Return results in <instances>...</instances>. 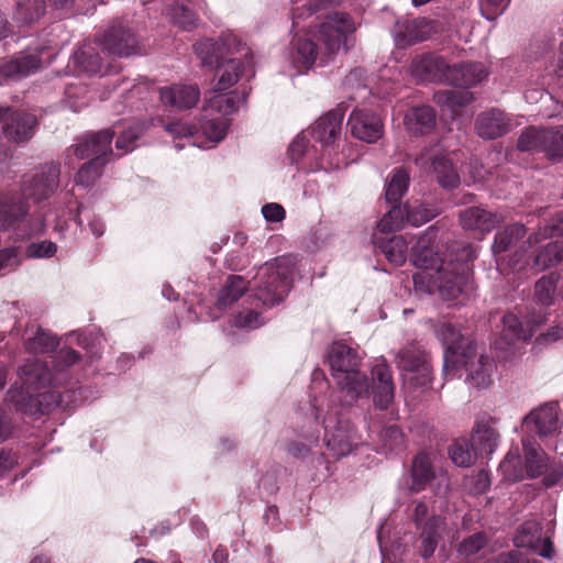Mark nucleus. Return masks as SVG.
<instances>
[{"label":"nucleus","mask_w":563,"mask_h":563,"mask_svg":"<svg viewBox=\"0 0 563 563\" xmlns=\"http://www.w3.org/2000/svg\"><path fill=\"white\" fill-rule=\"evenodd\" d=\"M80 354L71 347H62L51 364L30 360L19 369L20 388L11 386L4 401L14 410L29 416L45 415L57 407L76 405L79 388L66 387L70 379L69 368L80 361Z\"/></svg>","instance_id":"nucleus-1"},{"label":"nucleus","mask_w":563,"mask_h":563,"mask_svg":"<svg viewBox=\"0 0 563 563\" xmlns=\"http://www.w3.org/2000/svg\"><path fill=\"white\" fill-rule=\"evenodd\" d=\"M322 18L324 21L319 25L317 33L320 47L310 38L299 37L295 42V59L305 67L312 66L318 58L321 64H325L342 46L347 51L349 36L356 31L354 20L346 12L329 11Z\"/></svg>","instance_id":"nucleus-2"},{"label":"nucleus","mask_w":563,"mask_h":563,"mask_svg":"<svg viewBox=\"0 0 563 563\" xmlns=\"http://www.w3.org/2000/svg\"><path fill=\"white\" fill-rule=\"evenodd\" d=\"M431 500L417 498L408 505V516L419 531L420 553L424 559L433 555L442 532L445 529V518L434 511Z\"/></svg>","instance_id":"nucleus-3"},{"label":"nucleus","mask_w":563,"mask_h":563,"mask_svg":"<svg viewBox=\"0 0 563 563\" xmlns=\"http://www.w3.org/2000/svg\"><path fill=\"white\" fill-rule=\"evenodd\" d=\"M260 284L256 298L264 305L273 307L282 302L288 294L292 282V271L286 258H276L266 264L257 274Z\"/></svg>","instance_id":"nucleus-4"},{"label":"nucleus","mask_w":563,"mask_h":563,"mask_svg":"<svg viewBox=\"0 0 563 563\" xmlns=\"http://www.w3.org/2000/svg\"><path fill=\"white\" fill-rule=\"evenodd\" d=\"M471 268L465 260H448L435 271L434 284L443 300L457 299L463 294L473 290Z\"/></svg>","instance_id":"nucleus-5"},{"label":"nucleus","mask_w":563,"mask_h":563,"mask_svg":"<svg viewBox=\"0 0 563 563\" xmlns=\"http://www.w3.org/2000/svg\"><path fill=\"white\" fill-rule=\"evenodd\" d=\"M435 334L445 345L443 355V372L449 375L455 369L457 364H467L475 355V345L473 342L461 333L460 327L441 322L435 328Z\"/></svg>","instance_id":"nucleus-6"},{"label":"nucleus","mask_w":563,"mask_h":563,"mask_svg":"<svg viewBox=\"0 0 563 563\" xmlns=\"http://www.w3.org/2000/svg\"><path fill=\"white\" fill-rule=\"evenodd\" d=\"M396 365L404 372L405 379L416 387L427 388L432 380L429 355L418 342H411L399 350Z\"/></svg>","instance_id":"nucleus-7"},{"label":"nucleus","mask_w":563,"mask_h":563,"mask_svg":"<svg viewBox=\"0 0 563 563\" xmlns=\"http://www.w3.org/2000/svg\"><path fill=\"white\" fill-rule=\"evenodd\" d=\"M60 168L58 164L49 163L40 167L34 174H26L21 181V197L23 202L33 200L41 202L48 199L59 184Z\"/></svg>","instance_id":"nucleus-8"},{"label":"nucleus","mask_w":563,"mask_h":563,"mask_svg":"<svg viewBox=\"0 0 563 563\" xmlns=\"http://www.w3.org/2000/svg\"><path fill=\"white\" fill-rule=\"evenodd\" d=\"M0 120L2 134L15 144L29 142L34 136L38 124L34 114L9 107L0 108Z\"/></svg>","instance_id":"nucleus-9"},{"label":"nucleus","mask_w":563,"mask_h":563,"mask_svg":"<svg viewBox=\"0 0 563 563\" xmlns=\"http://www.w3.org/2000/svg\"><path fill=\"white\" fill-rule=\"evenodd\" d=\"M435 22L427 18L397 20L391 35L398 47H408L427 41L435 32Z\"/></svg>","instance_id":"nucleus-10"},{"label":"nucleus","mask_w":563,"mask_h":563,"mask_svg":"<svg viewBox=\"0 0 563 563\" xmlns=\"http://www.w3.org/2000/svg\"><path fill=\"white\" fill-rule=\"evenodd\" d=\"M450 63L437 53L416 56L410 65V73L420 82L448 84Z\"/></svg>","instance_id":"nucleus-11"},{"label":"nucleus","mask_w":563,"mask_h":563,"mask_svg":"<svg viewBox=\"0 0 563 563\" xmlns=\"http://www.w3.org/2000/svg\"><path fill=\"white\" fill-rule=\"evenodd\" d=\"M99 42L104 51L119 57H128L140 53L135 34L121 22L110 26L99 37Z\"/></svg>","instance_id":"nucleus-12"},{"label":"nucleus","mask_w":563,"mask_h":563,"mask_svg":"<svg viewBox=\"0 0 563 563\" xmlns=\"http://www.w3.org/2000/svg\"><path fill=\"white\" fill-rule=\"evenodd\" d=\"M117 132L112 129H104L80 137L70 150L78 159L102 158L108 159L112 155L111 142Z\"/></svg>","instance_id":"nucleus-13"},{"label":"nucleus","mask_w":563,"mask_h":563,"mask_svg":"<svg viewBox=\"0 0 563 563\" xmlns=\"http://www.w3.org/2000/svg\"><path fill=\"white\" fill-rule=\"evenodd\" d=\"M547 321L545 312H533L523 323L515 313H506L503 318V330L500 339L506 344H512L517 340L530 339L538 327Z\"/></svg>","instance_id":"nucleus-14"},{"label":"nucleus","mask_w":563,"mask_h":563,"mask_svg":"<svg viewBox=\"0 0 563 563\" xmlns=\"http://www.w3.org/2000/svg\"><path fill=\"white\" fill-rule=\"evenodd\" d=\"M415 163L421 168H427L430 163L429 169L435 176L438 184L443 189L452 190L461 183L459 172L453 166L452 162L445 156L431 157L428 153H421L415 158Z\"/></svg>","instance_id":"nucleus-15"},{"label":"nucleus","mask_w":563,"mask_h":563,"mask_svg":"<svg viewBox=\"0 0 563 563\" xmlns=\"http://www.w3.org/2000/svg\"><path fill=\"white\" fill-rule=\"evenodd\" d=\"M347 125L353 136L367 143H375L383 135L382 120L372 111L354 110L350 114Z\"/></svg>","instance_id":"nucleus-16"},{"label":"nucleus","mask_w":563,"mask_h":563,"mask_svg":"<svg viewBox=\"0 0 563 563\" xmlns=\"http://www.w3.org/2000/svg\"><path fill=\"white\" fill-rule=\"evenodd\" d=\"M523 423L541 438L555 433L560 429L559 405L550 402L540 406L523 418Z\"/></svg>","instance_id":"nucleus-17"},{"label":"nucleus","mask_w":563,"mask_h":563,"mask_svg":"<svg viewBox=\"0 0 563 563\" xmlns=\"http://www.w3.org/2000/svg\"><path fill=\"white\" fill-rule=\"evenodd\" d=\"M435 238V230L430 227L426 232L419 235L416 243L411 247V262L420 269L428 271L437 268L442 262H446L440 258L439 253L433 250L432 242Z\"/></svg>","instance_id":"nucleus-18"},{"label":"nucleus","mask_w":563,"mask_h":563,"mask_svg":"<svg viewBox=\"0 0 563 563\" xmlns=\"http://www.w3.org/2000/svg\"><path fill=\"white\" fill-rule=\"evenodd\" d=\"M328 356L334 380L358 369L361 364L356 350L340 342L330 346Z\"/></svg>","instance_id":"nucleus-19"},{"label":"nucleus","mask_w":563,"mask_h":563,"mask_svg":"<svg viewBox=\"0 0 563 563\" xmlns=\"http://www.w3.org/2000/svg\"><path fill=\"white\" fill-rule=\"evenodd\" d=\"M42 67L37 53H20L0 64V75L5 79L19 80L35 74Z\"/></svg>","instance_id":"nucleus-20"},{"label":"nucleus","mask_w":563,"mask_h":563,"mask_svg":"<svg viewBox=\"0 0 563 563\" xmlns=\"http://www.w3.org/2000/svg\"><path fill=\"white\" fill-rule=\"evenodd\" d=\"M475 130L479 137L495 140L509 131V119L504 111L494 108L477 115Z\"/></svg>","instance_id":"nucleus-21"},{"label":"nucleus","mask_w":563,"mask_h":563,"mask_svg":"<svg viewBox=\"0 0 563 563\" xmlns=\"http://www.w3.org/2000/svg\"><path fill=\"white\" fill-rule=\"evenodd\" d=\"M344 107L339 104L322 115L312 129L313 139L322 146H330L341 133Z\"/></svg>","instance_id":"nucleus-22"},{"label":"nucleus","mask_w":563,"mask_h":563,"mask_svg":"<svg viewBox=\"0 0 563 563\" xmlns=\"http://www.w3.org/2000/svg\"><path fill=\"white\" fill-rule=\"evenodd\" d=\"M488 73L481 62H463L450 65L448 85L470 88L482 82Z\"/></svg>","instance_id":"nucleus-23"},{"label":"nucleus","mask_w":563,"mask_h":563,"mask_svg":"<svg viewBox=\"0 0 563 563\" xmlns=\"http://www.w3.org/2000/svg\"><path fill=\"white\" fill-rule=\"evenodd\" d=\"M335 383L342 394L341 401L346 406H352L358 399L368 397L369 382L360 368L335 379Z\"/></svg>","instance_id":"nucleus-24"},{"label":"nucleus","mask_w":563,"mask_h":563,"mask_svg":"<svg viewBox=\"0 0 563 563\" xmlns=\"http://www.w3.org/2000/svg\"><path fill=\"white\" fill-rule=\"evenodd\" d=\"M161 100L164 104L179 110L194 108L199 99L200 91L192 85H173L159 89Z\"/></svg>","instance_id":"nucleus-25"},{"label":"nucleus","mask_w":563,"mask_h":563,"mask_svg":"<svg viewBox=\"0 0 563 563\" xmlns=\"http://www.w3.org/2000/svg\"><path fill=\"white\" fill-rule=\"evenodd\" d=\"M216 67L219 71V79L213 88L214 92H224L234 86L239 79L246 75V70L252 69V60H242L232 57L227 60H220Z\"/></svg>","instance_id":"nucleus-26"},{"label":"nucleus","mask_w":563,"mask_h":563,"mask_svg":"<svg viewBox=\"0 0 563 563\" xmlns=\"http://www.w3.org/2000/svg\"><path fill=\"white\" fill-rule=\"evenodd\" d=\"M501 220L503 218L498 213L487 211L481 207H471L460 213V223L463 229L483 234L494 230Z\"/></svg>","instance_id":"nucleus-27"},{"label":"nucleus","mask_w":563,"mask_h":563,"mask_svg":"<svg viewBox=\"0 0 563 563\" xmlns=\"http://www.w3.org/2000/svg\"><path fill=\"white\" fill-rule=\"evenodd\" d=\"M404 125L412 135L429 134L437 125V112L430 106L412 107L404 117Z\"/></svg>","instance_id":"nucleus-28"},{"label":"nucleus","mask_w":563,"mask_h":563,"mask_svg":"<svg viewBox=\"0 0 563 563\" xmlns=\"http://www.w3.org/2000/svg\"><path fill=\"white\" fill-rule=\"evenodd\" d=\"M27 213L29 206L19 196L0 192V232L13 228L24 220Z\"/></svg>","instance_id":"nucleus-29"},{"label":"nucleus","mask_w":563,"mask_h":563,"mask_svg":"<svg viewBox=\"0 0 563 563\" xmlns=\"http://www.w3.org/2000/svg\"><path fill=\"white\" fill-rule=\"evenodd\" d=\"M492 418H484L476 421L472 432V446L477 455L488 456L495 452L498 446L499 433L492 426Z\"/></svg>","instance_id":"nucleus-30"},{"label":"nucleus","mask_w":563,"mask_h":563,"mask_svg":"<svg viewBox=\"0 0 563 563\" xmlns=\"http://www.w3.org/2000/svg\"><path fill=\"white\" fill-rule=\"evenodd\" d=\"M358 444L355 429L349 423L340 422L331 437L325 439L327 448L335 459L349 455Z\"/></svg>","instance_id":"nucleus-31"},{"label":"nucleus","mask_w":563,"mask_h":563,"mask_svg":"<svg viewBox=\"0 0 563 563\" xmlns=\"http://www.w3.org/2000/svg\"><path fill=\"white\" fill-rule=\"evenodd\" d=\"M374 380V404L380 409H385L394 399L395 386L391 379V372L388 365L377 364L372 369Z\"/></svg>","instance_id":"nucleus-32"},{"label":"nucleus","mask_w":563,"mask_h":563,"mask_svg":"<svg viewBox=\"0 0 563 563\" xmlns=\"http://www.w3.org/2000/svg\"><path fill=\"white\" fill-rule=\"evenodd\" d=\"M437 473L438 471L432 467L430 457L423 452L418 453L411 464L408 492L410 494L421 493L432 482Z\"/></svg>","instance_id":"nucleus-33"},{"label":"nucleus","mask_w":563,"mask_h":563,"mask_svg":"<svg viewBox=\"0 0 563 563\" xmlns=\"http://www.w3.org/2000/svg\"><path fill=\"white\" fill-rule=\"evenodd\" d=\"M525 453V465L527 467L528 477L537 478L547 472L548 459L541 446L530 438L522 439Z\"/></svg>","instance_id":"nucleus-34"},{"label":"nucleus","mask_w":563,"mask_h":563,"mask_svg":"<svg viewBox=\"0 0 563 563\" xmlns=\"http://www.w3.org/2000/svg\"><path fill=\"white\" fill-rule=\"evenodd\" d=\"M247 290V282L239 275H230L218 294L217 307L227 309L236 302Z\"/></svg>","instance_id":"nucleus-35"},{"label":"nucleus","mask_w":563,"mask_h":563,"mask_svg":"<svg viewBox=\"0 0 563 563\" xmlns=\"http://www.w3.org/2000/svg\"><path fill=\"white\" fill-rule=\"evenodd\" d=\"M240 101V93L236 90L229 93L216 92L208 99L203 113H217L219 117L227 118L239 109Z\"/></svg>","instance_id":"nucleus-36"},{"label":"nucleus","mask_w":563,"mask_h":563,"mask_svg":"<svg viewBox=\"0 0 563 563\" xmlns=\"http://www.w3.org/2000/svg\"><path fill=\"white\" fill-rule=\"evenodd\" d=\"M374 244L378 246L386 258L394 265L401 266L406 262L408 243L402 235H393L387 240L375 236Z\"/></svg>","instance_id":"nucleus-37"},{"label":"nucleus","mask_w":563,"mask_h":563,"mask_svg":"<svg viewBox=\"0 0 563 563\" xmlns=\"http://www.w3.org/2000/svg\"><path fill=\"white\" fill-rule=\"evenodd\" d=\"M71 64L79 74L89 76L97 75L102 69L99 54L91 46L86 45L74 53Z\"/></svg>","instance_id":"nucleus-38"},{"label":"nucleus","mask_w":563,"mask_h":563,"mask_svg":"<svg viewBox=\"0 0 563 563\" xmlns=\"http://www.w3.org/2000/svg\"><path fill=\"white\" fill-rule=\"evenodd\" d=\"M44 0H22L16 4L13 20L21 26H27L40 21L45 14Z\"/></svg>","instance_id":"nucleus-39"},{"label":"nucleus","mask_w":563,"mask_h":563,"mask_svg":"<svg viewBox=\"0 0 563 563\" xmlns=\"http://www.w3.org/2000/svg\"><path fill=\"white\" fill-rule=\"evenodd\" d=\"M498 471L507 482H520L528 477V470L522 462L519 450H510L500 462Z\"/></svg>","instance_id":"nucleus-40"},{"label":"nucleus","mask_w":563,"mask_h":563,"mask_svg":"<svg viewBox=\"0 0 563 563\" xmlns=\"http://www.w3.org/2000/svg\"><path fill=\"white\" fill-rule=\"evenodd\" d=\"M465 366V364H463ZM495 367L494 361L486 356L481 355L476 363H472L466 369L468 371L467 380L475 387H488L492 383V373Z\"/></svg>","instance_id":"nucleus-41"},{"label":"nucleus","mask_w":563,"mask_h":563,"mask_svg":"<svg viewBox=\"0 0 563 563\" xmlns=\"http://www.w3.org/2000/svg\"><path fill=\"white\" fill-rule=\"evenodd\" d=\"M314 427L310 430L301 428L300 437H302L307 443L301 441H291L287 444V452L295 459H306L314 444H318L320 438V428L318 423V417L316 416Z\"/></svg>","instance_id":"nucleus-42"},{"label":"nucleus","mask_w":563,"mask_h":563,"mask_svg":"<svg viewBox=\"0 0 563 563\" xmlns=\"http://www.w3.org/2000/svg\"><path fill=\"white\" fill-rule=\"evenodd\" d=\"M59 341L51 331H46L38 327L33 336L26 339L25 350L33 354L51 353L56 350Z\"/></svg>","instance_id":"nucleus-43"},{"label":"nucleus","mask_w":563,"mask_h":563,"mask_svg":"<svg viewBox=\"0 0 563 563\" xmlns=\"http://www.w3.org/2000/svg\"><path fill=\"white\" fill-rule=\"evenodd\" d=\"M409 174L406 169L395 168L386 181L385 197L388 202H398L409 187Z\"/></svg>","instance_id":"nucleus-44"},{"label":"nucleus","mask_w":563,"mask_h":563,"mask_svg":"<svg viewBox=\"0 0 563 563\" xmlns=\"http://www.w3.org/2000/svg\"><path fill=\"white\" fill-rule=\"evenodd\" d=\"M526 234V228L520 223H512L495 235L492 251L495 255L504 253Z\"/></svg>","instance_id":"nucleus-45"},{"label":"nucleus","mask_w":563,"mask_h":563,"mask_svg":"<svg viewBox=\"0 0 563 563\" xmlns=\"http://www.w3.org/2000/svg\"><path fill=\"white\" fill-rule=\"evenodd\" d=\"M433 100L439 106L455 111L470 104L473 101V93L467 90H440L434 93Z\"/></svg>","instance_id":"nucleus-46"},{"label":"nucleus","mask_w":563,"mask_h":563,"mask_svg":"<svg viewBox=\"0 0 563 563\" xmlns=\"http://www.w3.org/2000/svg\"><path fill=\"white\" fill-rule=\"evenodd\" d=\"M229 119L222 117H213V113H203L201 122L202 133L213 143L221 142L229 129Z\"/></svg>","instance_id":"nucleus-47"},{"label":"nucleus","mask_w":563,"mask_h":563,"mask_svg":"<svg viewBox=\"0 0 563 563\" xmlns=\"http://www.w3.org/2000/svg\"><path fill=\"white\" fill-rule=\"evenodd\" d=\"M561 263H563V244L559 242L549 243L534 257V266L539 271L548 269Z\"/></svg>","instance_id":"nucleus-48"},{"label":"nucleus","mask_w":563,"mask_h":563,"mask_svg":"<svg viewBox=\"0 0 563 563\" xmlns=\"http://www.w3.org/2000/svg\"><path fill=\"white\" fill-rule=\"evenodd\" d=\"M541 538V525L536 520H528L519 527L515 537V543L519 548H534Z\"/></svg>","instance_id":"nucleus-49"},{"label":"nucleus","mask_w":563,"mask_h":563,"mask_svg":"<svg viewBox=\"0 0 563 563\" xmlns=\"http://www.w3.org/2000/svg\"><path fill=\"white\" fill-rule=\"evenodd\" d=\"M449 455L452 462L460 467L472 466L477 457L472 443L466 440H456L449 449Z\"/></svg>","instance_id":"nucleus-50"},{"label":"nucleus","mask_w":563,"mask_h":563,"mask_svg":"<svg viewBox=\"0 0 563 563\" xmlns=\"http://www.w3.org/2000/svg\"><path fill=\"white\" fill-rule=\"evenodd\" d=\"M108 159L91 158L85 163L78 170L75 181L76 185L82 187L92 186L96 180L101 176L102 169L107 164Z\"/></svg>","instance_id":"nucleus-51"},{"label":"nucleus","mask_w":563,"mask_h":563,"mask_svg":"<svg viewBox=\"0 0 563 563\" xmlns=\"http://www.w3.org/2000/svg\"><path fill=\"white\" fill-rule=\"evenodd\" d=\"M543 143V153L547 155V157H563V125L544 129Z\"/></svg>","instance_id":"nucleus-52"},{"label":"nucleus","mask_w":563,"mask_h":563,"mask_svg":"<svg viewBox=\"0 0 563 563\" xmlns=\"http://www.w3.org/2000/svg\"><path fill=\"white\" fill-rule=\"evenodd\" d=\"M194 51L203 65L213 67L222 60L220 45L211 38L201 40L195 43Z\"/></svg>","instance_id":"nucleus-53"},{"label":"nucleus","mask_w":563,"mask_h":563,"mask_svg":"<svg viewBox=\"0 0 563 563\" xmlns=\"http://www.w3.org/2000/svg\"><path fill=\"white\" fill-rule=\"evenodd\" d=\"M543 131L534 126L525 129L518 137L517 148L521 152L543 153Z\"/></svg>","instance_id":"nucleus-54"},{"label":"nucleus","mask_w":563,"mask_h":563,"mask_svg":"<svg viewBox=\"0 0 563 563\" xmlns=\"http://www.w3.org/2000/svg\"><path fill=\"white\" fill-rule=\"evenodd\" d=\"M440 214V210L428 205H406V221L415 227L424 224Z\"/></svg>","instance_id":"nucleus-55"},{"label":"nucleus","mask_w":563,"mask_h":563,"mask_svg":"<svg viewBox=\"0 0 563 563\" xmlns=\"http://www.w3.org/2000/svg\"><path fill=\"white\" fill-rule=\"evenodd\" d=\"M558 277L554 274L541 277L534 286V296L542 306H551L554 302Z\"/></svg>","instance_id":"nucleus-56"},{"label":"nucleus","mask_w":563,"mask_h":563,"mask_svg":"<svg viewBox=\"0 0 563 563\" xmlns=\"http://www.w3.org/2000/svg\"><path fill=\"white\" fill-rule=\"evenodd\" d=\"M406 221V205L393 206L390 210L377 223V229L382 233L394 232L402 228Z\"/></svg>","instance_id":"nucleus-57"},{"label":"nucleus","mask_w":563,"mask_h":563,"mask_svg":"<svg viewBox=\"0 0 563 563\" xmlns=\"http://www.w3.org/2000/svg\"><path fill=\"white\" fill-rule=\"evenodd\" d=\"M379 441L384 453H391L404 445V433L396 424L383 428L379 432Z\"/></svg>","instance_id":"nucleus-58"},{"label":"nucleus","mask_w":563,"mask_h":563,"mask_svg":"<svg viewBox=\"0 0 563 563\" xmlns=\"http://www.w3.org/2000/svg\"><path fill=\"white\" fill-rule=\"evenodd\" d=\"M563 238V210L553 216L549 223L539 232L529 236L530 244H537L548 238Z\"/></svg>","instance_id":"nucleus-59"},{"label":"nucleus","mask_w":563,"mask_h":563,"mask_svg":"<svg viewBox=\"0 0 563 563\" xmlns=\"http://www.w3.org/2000/svg\"><path fill=\"white\" fill-rule=\"evenodd\" d=\"M144 128L141 123H134L124 130L115 141V147L123 153L131 152L135 147V141L143 134Z\"/></svg>","instance_id":"nucleus-60"},{"label":"nucleus","mask_w":563,"mask_h":563,"mask_svg":"<svg viewBox=\"0 0 563 563\" xmlns=\"http://www.w3.org/2000/svg\"><path fill=\"white\" fill-rule=\"evenodd\" d=\"M172 19L185 31L192 30L197 26L198 23V18L195 12L186 8L184 4H175L173 7Z\"/></svg>","instance_id":"nucleus-61"},{"label":"nucleus","mask_w":563,"mask_h":563,"mask_svg":"<svg viewBox=\"0 0 563 563\" xmlns=\"http://www.w3.org/2000/svg\"><path fill=\"white\" fill-rule=\"evenodd\" d=\"M219 45L222 53V57L224 56V53H242L243 57L245 58L244 60H251L250 49L233 33L223 34L221 36Z\"/></svg>","instance_id":"nucleus-62"},{"label":"nucleus","mask_w":563,"mask_h":563,"mask_svg":"<svg viewBox=\"0 0 563 563\" xmlns=\"http://www.w3.org/2000/svg\"><path fill=\"white\" fill-rule=\"evenodd\" d=\"M21 264L19 247L11 246L0 250V276L13 272Z\"/></svg>","instance_id":"nucleus-63"},{"label":"nucleus","mask_w":563,"mask_h":563,"mask_svg":"<svg viewBox=\"0 0 563 563\" xmlns=\"http://www.w3.org/2000/svg\"><path fill=\"white\" fill-rule=\"evenodd\" d=\"M487 544V536L484 532H476L465 538L459 544V553L470 556L476 554Z\"/></svg>","instance_id":"nucleus-64"}]
</instances>
